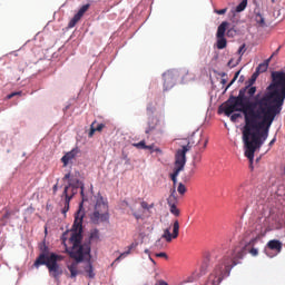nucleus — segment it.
I'll use <instances>...</instances> for the list:
<instances>
[{
	"instance_id": "f257e3e1",
	"label": "nucleus",
	"mask_w": 285,
	"mask_h": 285,
	"mask_svg": "<svg viewBox=\"0 0 285 285\" xmlns=\"http://www.w3.org/2000/svg\"><path fill=\"white\" fill-rule=\"evenodd\" d=\"M257 87L246 85L238 92V96H230L219 107V112L230 117L233 112H243L245 125L243 126V144L245 157L253 164L255 151L264 146L268 139V132L275 121V117L281 115L285 100V72H272V82L267 87V92L263 96L257 94ZM250 97H254L250 100Z\"/></svg>"
},
{
	"instance_id": "f03ea898",
	"label": "nucleus",
	"mask_w": 285,
	"mask_h": 285,
	"mask_svg": "<svg viewBox=\"0 0 285 285\" xmlns=\"http://www.w3.org/2000/svg\"><path fill=\"white\" fill-rule=\"evenodd\" d=\"M83 212L79 209L75 216L72 232L69 238L70 244H72V248L69 252V255L72 259L76 261L68 265V271L70 272L71 278H75L77 275H79V271H77L79 262H83V257H88L90 255V245H81V239L83 238L81 236V233H83Z\"/></svg>"
},
{
	"instance_id": "7ed1b4c3",
	"label": "nucleus",
	"mask_w": 285,
	"mask_h": 285,
	"mask_svg": "<svg viewBox=\"0 0 285 285\" xmlns=\"http://www.w3.org/2000/svg\"><path fill=\"white\" fill-rule=\"evenodd\" d=\"M58 262H63V256L55 253L48 254L43 252L37 257L33 266L36 268H39V266H47L50 277L58 279L61 277V275H63V269H61Z\"/></svg>"
},
{
	"instance_id": "20e7f679",
	"label": "nucleus",
	"mask_w": 285,
	"mask_h": 285,
	"mask_svg": "<svg viewBox=\"0 0 285 285\" xmlns=\"http://www.w3.org/2000/svg\"><path fill=\"white\" fill-rule=\"evenodd\" d=\"M80 188V195L82 197V202H88V198L83 194V183L80 180H77V184L70 183L67 186H65L63 191L61 194V199L65 202L63 208H62V215H66L68 210H70V202H72V198L77 195V190Z\"/></svg>"
},
{
	"instance_id": "39448f33",
	"label": "nucleus",
	"mask_w": 285,
	"mask_h": 285,
	"mask_svg": "<svg viewBox=\"0 0 285 285\" xmlns=\"http://www.w3.org/2000/svg\"><path fill=\"white\" fill-rule=\"evenodd\" d=\"M110 214L108 213V200L104 199V196L98 195L94 212L90 214V222L99 225L108 222Z\"/></svg>"
},
{
	"instance_id": "423d86ee",
	"label": "nucleus",
	"mask_w": 285,
	"mask_h": 285,
	"mask_svg": "<svg viewBox=\"0 0 285 285\" xmlns=\"http://www.w3.org/2000/svg\"><path fill=\"white\" fill-rule=\"evenodd\" d=\"M184 166H186V154L184 151H176L175 155V168L174 173L171 174V181L177 184V177H179V173L184 170Z\"/></svg>"
},
{
	"instance_id": "0eeeda50",
	"label": "nucleus",
	"mask_w": 285,
	"mask_h": 285,
	"mask_svg": "<svg viewBox=\"0 0 285 285\" xmlns=\"http://www.w3.org/2000/svg\"><path fill=\"white\" fill-rule=\"evenodd\" d=\"M228 21H223L217 29L216 38H217V48L218 50H224L228 42L226 41V30H228Z\"/></svg>"
},
{
	"instance_id": "6e6552de",
	"label": "nucleus",
	"mask_w": 285,
	"mask_h": 285,
	"mask_svg": "<svg viewBox=\"0 0 285 285\" xmlns=\"http://www.w3.org/2000/svg\"><path fill=\"white\" fill-rule=\"evenodd\" d=\"M283 244L278 239H272L267 243L265 248V253L267 257H275V255H279L282 253Z\"/></svg>"
},
{
	"instance_id": "1a4fd4ad",
	"label": "nucleus",
	"mask_w": 285,
	"mask_h": 285,
	"mask_svg": "<svg viewBox=\"0 0 285 285\" xmlns=\"http://www.w3.org/2000/svg\"><path fill=\"white\" fill-rule=\"evenodd\" d=\"M179 237V220H175L173 224V233H170V227L164 229V234L161 238L165 239L168 244L173 242V239H177Z\"/></svg>"
},
{
	"instance_id": "9d476101",
	"label": "nucleus",
	"mask_w": 285,
	"mask_h": 285,
	"mask_svg": "<svg viewBox=\"0 0 285 285\" xmlns=\"http://www.w3.org/2000/svg\"><path fill=\"white\" fill-rule=\"evenodd\" d=\"M196 146L198 147V151L194 156V166L195 164H199V161H202V155H199V153H204V150H206V146H208V137L200 135Z\"/></svg>"
},
{
	"instance_id": "9b49d317",
	"label": "nucleus",
	"mask_w": 285,
	"mask_h": 285,
	"mask_svg": "<svg viewBox=\"0 0 285 285\" xmlns=\"http://www.w3.org/2000/svg\"><path fill=\"white\" fill-rule=\"evenodd\" d=\"M163 79L165 90H170L171 88H175V83L177 82V72L167 71L163 75Z\"/></svg>"
},
{
	"instance_id": "f8f14e48",
	"label": "nucleus",
	"mask_w": 285,
	"mask_h": 285,
	"mask_svg": "<svg viewBox=\"0 0 285 285\" xmlns=\"http://www.w3.org/2000/svg\"><path fill=\"white\" fill-rule=\"evenodd\" d=\"M88 10H90V3L83 4L69 21L68 28H75V26L81 21V18L86 14V12H88Z\"/></svg>"
},
{
	"instance_id": "ddd939ff",
	"label": "nucleus",
	"mask_w": 285,
	"mask_h": 285,
	"mask_svg": "<svg viewBox=\"0 0 285 285\" xmlns=\"http://www.w3.org/2000/svg\"><path fill=\"white\" fill-rule=\"evenodd\" d=\"M80 153L79 148H73L69 153L62 156L61 161L63 164V168L72 161V159H77V155Z\"/></svg>"
},
{
	"instance_id": "4468645a",
	"label": "nucleus",
	"mask_w": 285,
	"mask_h": 285,
	"mask_svg": "<svg viewBox=\"0 0 285 285\" xmlns=\"http://www.w3.org/2000/svg\"><path fill=\"white\" fill-rule=\"evenodd\" d=\"M159 124V119L151 117L148 120V126L145 130L146 135H150V132H153V130L157 129V125Z\"/></svg>"
},
{
	"instance_id": "2eb2a0df",
	"label": "nucleus",
	"mask_w": 285,
	"mask_h": 285,
	"mask_svg": "<svg viewBox=\"0 0 285 285\" xmlns=\"http://www.w3.org/2000/svg\"><path fill=\"white\" fill-rule=\"evenodd\" d=\"M95 124H97V121H94L91 124L89 137H92L95 135V132H101L106 128V125H104V124H98L97 127H95Z\"/></svg>"
},
{
	"instance_id": "dca6fc26",
	"label": "nucleus",
	"mask_w": 285,
	"mask_h": 285,
	"mask_svg": "<svg viewBox=\"0 0 285 285\" xmlns=\"http://www.w3.org/2000/svg\"><path fill=\"white\" fill-rule=\"evenodd\" d=\"M175 189L171 190V194L167 198L168 206H177V196L175 195Z\"/></svg>"
},
{
	"instance_id": "f3484780",
	"label": "nucleus",
	"mask_w": 285,
	"mask_h": 285,
	"mask_svg": "<svg viewBox=\"0 0 285 285\" xmlns=\"http://www.w3.org/2000/svg\"><path fill=\"white\" fill-rule=\"evenodd\" d=\"M255 21L256 23H258V26H261L262 28H264V26H266V21L264 19V16H262V13L259 12H255Z\"/></svg>"
},
{
	"instance_id": "a211bd4d",
	"label": "nucleus",
	"mask_w": 285,
	"mask_h": 285,
	"mask_svg": "<svg viewBox=\"0 0 285 285\" xmlns=\"http://www.w3.org/2000/svg\"><path fill=\"white\" fill-rule=\"evenodd\" d=\"M271 61V59H267L266 62L258 65V67L256 68V72H266V70H268V62Z\"/></svg>"
},
{
	"instance_id": "6ab92c4d",
	"label": "nucleus",
	"mask_w": 285,
	"mask_h": 285,
	"mask_svg": "<svg viewBox=\"0 0 285 285\" xmlns=\"http://www.w3.org/2000/svg\"><path fill=\"white\" fill-rule=\"evenodd\" d=\"M85 273H87L88 277L90 279H94L95 277V269L92 268V264H88L86 267H85Z\"/></svg>"
},
{
	"instance_id": "aec40b11",
	"label": "nucleus",
	"mask_w": 285,
	"mask_h": 285,
	"mask_svg": "<svg viewBox=\"0 0 285 285\" xmlns=\"http://www.w3.org/2000/svg\"><path fill=\"white\" fill-rule=\"evenodd\" d=\"M134 248H135V244H131V245L128 247V250H127V252L120 254V256H118V257L115 259L114 264L117 263V262H120V261H121V257H126V255H130V252H131Z\"/></svg>"
},
{
	"instance_id": "412c9836",
	"label": "nucleus",
	"mask_w": 285,
	"mask_h": 285,
	"mask_svg": "<svg viewBox=\"0 0 285 285\" xmlns=\"http://www.w3.org/2000/svg\"><path fill=\"white\" fill-rule=\"evenodd\" d=\"M246 6H248V0H243V1L236 7V12H244V10H246Z\"/></svg>"
},
{
	"instance_id": "4be33fe9",
	"label": "nucleus",
	"mask_w": 285,
	"mask_h": 285,
	"mask_svg": "<svg viewBox=\"0 0 285 285\" xmlns=\"http://www.w3.org/2000/svg\"><path fill=\"white\" fill-rule=\"evenodd\" d=\"M63 181L66 180H69L68 185L71 183V184H77V181H79V179H75V178H71V175L70 173L66 174L62 178Z\"/></svg>"
},
{
	"instance_id": "5701e85b",
	"label": "nucleus",
	"mask_w": 285,
	"mask_h": 285,
	"mask_svg": "<svg viewBox=\"0 0 285 285\" xmlns=\"http://www.w3.org/2000/svg\"><path fill=\"white\" fill-rule=\"evenodd\" d=\"M135 148H138L140 150H146L148 148V145H146V140H141L138 144H134Z\"/></svg>"
},
{
	"instance_id": "b1692460",
	"label": "nucleus",
	"mask_w": 285,
	"mask_h": 285,
	"mask_svg": "<svg viewBox=\"0 0 285 285\" xmlns=\"http://www.w3.org/2000/svg\"><path fill=\"white\" fill-rule=\"evenodd\" d=\"M99 237H100L99 229H94L90 233V239H95L96 242H99Z\"/></svg>"
},
{
	"instance_id": "393cba45",
	"label": "nucleus",
	"mask_w": 285,
	"mask_h": 285,
	"mask_svg": "<svg viewBox=\"0 0 285 285\" xmlns=\"http://www.w3.org/2000/svg\"><path fill=\"white\" fill-rule=\"evenodd\" d=\"M169 210H170L171 215L179 217V208H177V205H170Z\"/></svg>"
},
{
	"instance_id": "a878e982",
	"label": "nucleus",
	"mask_w": 285,
	"mask_h": 285,
	"mask_svg": "<svg viewBox=\"0 0 285 285\" xmlns=\"http://www.w3.org/2000/svg\"><path fill=\"white\" fill-rule=\"evenodd\" d=\"M193 148V145H190V141L187 142V145H184L181 149H178L180 153H188Z\"/></svg>"
},
{
	"instance_id": "bb28decb",
	"label": "nucleus",
	"mask_w": 285,
	"mask_h": 285,
	"mask_svg": "<svg viewBox=\"0 0 285 285\" xmlns=\"http://www.w3.org/2000/svg\"><path fill=\"white\" fill-rule=\"evenodd\" d=\"M257 76H258L257 71L254 72L252 75L250 79L246 83L249 85V86H253V83H255V81H257Z\"/></svg>"
},
{
	"instance_id": "cd10ccee",
	"label": "nucleus",
	"mask_w": 285,
	"mask_h": 285,
	"mask_svg": "<svg viewBox=\"0 0 285 285\" xmlns=\"http://www.w3.org/2000/svg\"><path fill=\"white\" fill-rule=\"evenodd\" d=\"M239 77V71H237L234 76V78L232 79V81L227 85V87L225 88V90H228V88H230L235 81H237V78Z\"/></svg>"
},
{
	"instance_id": "c85d7f7f",
	"label": "nucleus",
	"mask_w": 285,
	"mask_h": 285,
	"mask_svg": "<svg viewBox=\"0 0 285 285\" xmlns=\"http://www.w3.org/2000/svg\"><path fill=\"white\" fill-rule=\"evenodd\" d=\"M177 190H178L179 195H185L186 194V185L179 183Z\"/></svg>"
},
{
	"instance_id": "c756f323",
	"label": "nucleus",
	"mask_w": 285,
	"mask_h": 285,
	"mask_svg": "<svg viewBox=\"0 0 285 285\" xmlns=\"http://www.w3.org/2000/svg\"><path fill=\"white\" fill-rule=\"evenodd\" d=\"M230 121H233V124H235L237 121V119H239L242 117V114H230Z\"/></svg>"
},
{
	"instance_id": "7c9ffc66",
	"label": "nucleus",
	"mask_w": 285,
	"mask_h": 285,
	"mask_svg": "<svg viewBox=\"0 0 285 285\" xmlns=\"http://www.w3.org/2000/svg\"><path fill=\"white\" fill-rule=\"evenodd\" d=\"M214 12L215 14H226V12H228V8L215 9Z\"/></svg>"
},
{
	"instance_id": "2f4dec72",
	"label": "nucleus",
	"mask_w": 285,
	"mask_h": 285,
	"mask_svg": "<svg viewBox=\"0 0 285 285\" xmlns=\"http://www.w3.org/2000/svg\"><path fill=\"white\" fill-rule=\"evenodd\" d=\"M227 37H235V35H237V30H235L234 28H230L227 30Z\"/></svg>"
},
{
	"instance_id": "473e14b6",
	"label": "nucleus",
	"mask_w": 285,
	"mask_h": 285,
	"mask_svg": "<svg viewBox=\"0 0 285 285\" xmlns=\"http://www.w3.org/2000/svg\"><path fill=\"white\" fill-rule=\"evenodd\" d=\"M207 268H208V265H207L206 263H205V264H203V265L200 266V273H199V275H205V274H206Z\"/></svg>"
},
{
	"instance_id": "72a5a7b5",
	"label": "nucleus",
	"mask_w": 285,
	"mask_h": 285,
	"mask_svg": "<svg viewBox=\"0 0 285 285\" xmlns=\"http://www.w3.org/2000/svg\"><path fill=\"white\" fill-rule=\"evenodd\" d=\"M282 50V46H279L273 53H272V56H271V58H269V61H271V59L273 58V57H277V55H279V51Z\"/></svg>"
},
{
	"instance_id": "f704fd0d",
	"label": "nucleus",
	"mask_w": 285,
	"mask_h": 285,
	"mask_svg": "<svg viewBox=\"0 0 285 285\" xmlns=\"http://www.w3.org/2000/svg\"><path fill=\"white\" fill-rule=\"evenodd\" d=\"M244 52H246V45L240 46L238 49V55H244Z\"/></svg>"
},
{
	"instance_id": "c9c22d12",
	"label": "nucleus",
	"mask_w": 285,
	"mask_h": 285,
	"mask_svg": "<svg viewBox=\"0 0 285 285\" xmlns=\"http://www.w3.org/2000/svg\"><path fill=\"white\" fill-rule=\"evenodd\" d=\"M140 206H141V208H144V210H149V205L147 202H141Z\"/></svg>"
},
{
	"instance_id": "e433bc0d",
	"label": "nucleus",
	"mask_w": 285,
	"mask_h": 285,
	"mask_svg": "<svg viewBox=\"0 0 285 285\" xmlns=\"http://www.w3.org/2000/svg\"><path fill=\"white\" fill-rule=\"evenodd\" d=\"M17 95H21V91H16L7 96V99H12V97H17Z\"/></svg>"
},
{
	"instance_id": "4c0bfd02",
	"label": "nucleus",
	"mask_w": 285,
	"mask_h": 285,
	"mask_svg": "<svg viewBox=\"0 0 285 285\" xmlns=\"http://www.w3.org/2000/svg\"><path fill=\"white\" fill-rule=\"evenodd\" d=\"M156 257H165V259H168V255L164 252L156 254Z\"/></svg>"
},
{
	"instance_id": "58836bf2",
	"label": "nucleus",
	"mask_w": 285,
	"mask_h": 285,
	"mask_svg": "<svg viewBox=\"0 0 285 285\" xmlns=\"http://www.w3.org/2000/svg\"><path fill=\"white\" fill-rule=\"evenodd\" d=\"M132 216L135 217V219H141V214H138L136 212H132Z\"/></svg>"
},
{
	"instance_id": "ea45409f",
	"label": "nucleus",
	"mask_w": 285,
	"mask_h": 285,
	"mask_svg": "<svg viewBox=\"0 0 285 285\" xmlns=\"http://www.w3.org/2000/svg\"><path fill=\"white\" fill-rule=\"evenodd\" d=\"M52 190H53V195H57V190H59V185L56 184V185L52 187Z\"/></svg>"
},
{
	"instance_id": "a19ab883",
	"label": "nucleus",
	"mask_w": 285,
	"mask_h": 285,
	"mask_svg": "<svg viewBox=\"0 0 285 285\" xmlns=\"http://www.w3.org/2000/svg\"><path fill=\"white\" fill-rule=\"evenodd\" d=\"M275 141H277L276 138H273L271 141H269V147L273 146L275 144Z\"/></svg>"
},
{
	"instance_id": "79ce46f5",
	"label": "nucleus",
	"mask_w": 285,
	"mask_h": 285,
	"mask_svg": "<svg viewBox=\"0 0 285 285\" xmlns=\"http://www.w3.org/2000/svg\"><path fill=\"white\" fill-rule=\"evenodd\" d=\"M122 206H127V208H130V204H128V202L126 200L122 202Z\"/></svg>"
},
{
	"instance_id": "37998d69",
	"label": "nucleus",
	"mask_w": 285,
	"mask_h": 285,
	"mask_svg": "<svg viewBox=\"0 0 285 285\" xmlns=\"http://www.w3.org/2000/svg\"><path fill=\"white\" fill-rule=\"evenodd\" d=\"M165 130L164 129H158L157 135H164Z\"/></svg>"
},
{
	"instance_id": "c03bdc74",
	"label": "nucleus",
	"mask_w": 285,
	"mask_h": 285,
	"mask_svg": "<svg viewBox=\"0 0 285 285\" xmlns=\"http://www.w3.org/2000/svg\"><path fill=\"white\" fill-rule=\"evenodd\" d=\"M220 83H222L223 86H226L227 80L223 78V79L220 80Z\"/></svg>"
},
{
	"instance_id": "a18cd8bd",
	"label": "nucleus",
	"mask_w": 285,
	"mask_h": 285,
	"mask_svg": "<svg viewBox=\"0 0 285 285\" xmlns=\"http://www.w3.org/2000/svg\"><path fill=\"white\" fill-rule=\"evenodd\" d=\"M8 217H10V213L7 212V213L3 215V218H4V219H8Z\"/></svg>"
},
{
	"instance_id": "49530a36",
	"label": "nucleus",
	"mask_w": 285,
	"mask_h": 285,
	"mask_svg": "<svg viewBox=\"0 0 285 285\" xmlns=\"http://www.w3.org/2000/svg\"><path fill=\"white\" fill-rule=\"evenodd\" d=\"M145 150H153V146H147Z\"/></svg>"
},
{
	"instance_id": "de8ad7c7",
	"label": "nucleus",
	"mask_w": 285,
	"mask_h": 285,
	"mask_svg": "<svg viewBox=\"0 0 285 285\" xmlns=\"http://www.w3.org/2000/svg\"><path fill=\"white\" fill-rule=\"evenodd\" d=\"M151 208H155V204H150V205H149V210H150Z\"/></svg>"
},
{
	"instance_id": "09e8293b",
	"label": "nucleus",
	"mask_w": 285,
	"mask_h": 285,
	"mask_svg": "<svg viewBox=\"0 0 285 285\" xmlns=\"http://www.w3.org/2000/svg\"><path fill=\"white\" fill-rule=\"evenodd\" d=\"M228 66H233V60H229V61H228Z\"/></svg>"
},
{
	"instance_id": "8fccbe9b",
	"label": "nucleus",
	"mask_w": 285,
	"mask_h": 285,
	"mask_svg": "<svg viewBox=\"0 0 285 285\" xmlns=\"http://www.w3.org/2000/svg\"><path fill=\"white\" fill-rule=\"evenodd\" d=\"M147 110H150V112H153V109H150V107H147Z\"/></svg>"
},
{
	"instance_id": "3c124183",
	"label": "nucleus",
	"mask_w": 285,
	"mask_h": 285,
	"mask_svg": "<svg viewBox=\"0 0 285 285\" xmlns=\"http://www.w3.org/2000/svg\"><path fill=\"white\" fill-rule=\"evenodd\" d=\"M272 3H275V0H272Z\"/></svg>"
}]
</instances>
